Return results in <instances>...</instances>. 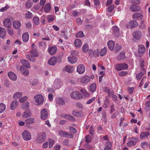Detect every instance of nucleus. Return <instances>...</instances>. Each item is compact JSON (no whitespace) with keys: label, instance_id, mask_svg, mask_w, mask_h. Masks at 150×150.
<instances>
[{"label":"nucleus","instance_id":"1","mask_svg":"<svg viewBox=\"0 0 150 150\" xmlns=\"http://www.w3.org/2000/svg\"><path fill=\"white\" fill-rule=\"evenodd\" d=\"M30 54V55L28 54L26 55V58L29 61L33 62L35 60V57L38 56L36 50H32L31 51Z\"/></svg>","mask_w":150,"mask_h":150},{"label":"nucleus","instance_id":"2","mask_svg":"<svg viewBox=\"0 0 150 150\" xmlns=\"http://www.w3.org/2000/svg\"><path fill=\"white\" fill-rule=\"evenodd\" d=\"M23 139L25 141L30 140L31 139V134L28 130H25L22 134Z\"/></svg>","mask_w":150,"mask_h":150},{"label":"nucleus","instance_id":"3","mask_svg":"<svg viewBox=\"0 0 150 150\" xmlns=\"http://www.w3.org/2000/svg\"><path fill=\"white\" fill-rule=\"evenodd\" d=\"M115 68L117 71H120L127 69L128 68V66L126 64H118L116 65Z\"/></svg>","mask_w":150,"mask_h":150},{"label":"nucleus","instance_id":"4","mask_svg":"<svg viewBox=\"0 0 150 150\" xmlns=\"http://www.w3.org/2000/svg\"><path fill=\"white\" fill-rule=\"evenodd\" d=\"M35 103L37 105L42 104L44 101V98L40 94L38 95L35 96L34 97Z\"/></svg>","mask_w":150,"mask_h":150},{"label":"nucleus","instance_id":"5","mask_svg":"<svg viewBox=\"0 0 150 150\" xmlns=\"http://www.w3.org/2000/svg\"><path fill=\"white\" fill-rule=\"evenodd\" d=\"M71 98L75 99L80 100L82 98V95L77 91L72 92L71 94Z\"/></svg>","mask_w":150,"mask_h":150},{"label":"nucleus","instance_id":"6","mask_svg":"<svg viewBox=\"0 0 150 150\" xmlns=\"http://www.w3.org/2000/svg\"><path fill=\"white\" fill-rule=\"evenodd\" d=\"M58 135L60 137H69L70 138H72L73 137V135L71 134L64 132L62 130H60L58 132Z\"/></svg>","mask_w":150,"mask_h":150},{"label":"nucleus","instance_id":"7","mask_svg":"<svg viewBox=\"0 0 150 150\" xmlns=\"http://www.w3.org/2000/svg\"><path fill=\"white\" fill-rule=\"evenodd\" d=\"M46 139V135L44 133H40L38 135L37 141L39 143H42Z\"/></svg>","mask_w":150,"mask_h":150},{"label":"nucleus","instance_id":"8","mask_svg":"<svg viewBox=\"0 0 150 150\" xmlns=\"http://www.w3.org/2000/svg\"><path fill=\"white\" fill-rule=\"evenodd\" d=\"M85 70L84 66L82 64L79 65L77 67L76 71L79 74H82Z\"/></svg>","mask_w":150,"mask_h":150},{"label":"nucleus","instance_id":"9","mask_svg":"<svg viewBox=\"0 0 150 150\" xmlns=\"http://www.w3.org/2000/svg\"><path fill=\"white\" fill-rule=\"evenodd\" d=\"M48 117V112L47 110L45 108L42 109L40 112V118L42 120H45Z\"/></svg>","mask_w":150,"mask_h":150},{"label":"nucleus","instance_id":"10","mask_svg":"<svg viewBox=\"0 0 150 150\" xmlns=\"http://www.w3.org/2000/svg\"><path fill=\"white\" fill-rule=\"evenodd\" d=\"M90 81V77L87 75L83 76L81 78L80 82L83 84H87Z\"/></svg>","mask_w":150,"mask_h":150},{"label":"nucleus","instance_id":"11","mask_svg":"<svg viewBox=\"0 0 150 150\" xmlns=\"http://www.w3.org/2000/svg\"><path fill=\"white\" fill-rule=\"evenodd\" d=\"M4 26L7 28H10L12 25V23L9 18H5L3 21Z\"/></svg>","mask_w":150,"mask_h":150},{"label":"nucleus","instance_id":"12","mask_svg":"<svg viewBox=\"0 0 150 150\" xmlns=\"http://www.w3.org/2000/svg\"><path fill=\"white\" fill-rule=\"evenodd\" d=\"M142 35V33L140 31H137L134 32L133 36L134 38L137 40H139L140 38Z\"/></svg>","mask_w":150,"mask_h":150},{"label":"nucleus","instance_id":"13","mask_svg":"<svg viewBox=\"0 0 150 150\" xmlns=\"http://www.w3.org/2000/svg\"><path fill=\"white\" fill-rule=\"evenodd\" d=\"M132 17L133 19L138 20H141L142 18L143 15L140 13H134L133 14Z\"/></svg>","mask_w":150,"mask_h":150},{"label":"nucleus","instance_id":"14","mask_svg":"<svg viewBox=\"0 0 150 150\" xmlns=\"http://www.w3.org/2000/svg\"><path fill=\"white\" fill-rule=\"evenodd\" d=\"M111 30L113 31V35L116 37H117L119 36V30L117 26H113Z\"/></svg>","mask_w":150,"mask_h":150},{"label":"nucleus","instance_id":"15","mask_svg":"<svg viewBox=\"0 0 150 150\" xmlns=\"http://www.w3.org/2000/svg\"><path fill=\"white\" fill-rule=\"evenodd\" d=\"M146 70L145 69L142 68L141 69V72L137 74L136 78L137 80H139L146 73Z\"/></svg>","mask_w":150,"mask_h":150},{"label":"nucleus","instance_id":"16","mask_svg":"<svg viewBox=\"0 0 150 150\" xmlns=\"http://www.w3.org/2000/svg\"><path fill=\"white\" fill-rule=\"evenodd\" d=\"M57 50V48L55 46L49 47L48 49V52L51 55L55 54Z\"/></svg>","mask_w":150,"mask_h":150},{"label":"nucleus","instance_id":"17","mask_svg":"<svg viewBox=\"0 0 150 150\" xmlns=\"http://www.w3.org/2000/svg\"><path fill=\"white\" fill-rule=\"evenodd\" d=\"M138 139L135 138H133L127 143V146H131L134 145L136 142L138 141Z\"/></svg>","mask_w":150,"mask_h":150},{"label":"nucleus","instance_id":"18","mask_svg":"<svg viewBox=\"0 0 150 150\" xmlns=\"http://www.w3.org/2000/svg\"><path fill=\"white\" fill-rule=\"evenodd\" d=\"M57 61V58L55 57H53L48 60L47 63L50 65H54L56 63Z\"/></svg>","mask_w":150,"mask_h":150},{"label":"nucleus","instance_id":"19","mask_svg":"<svg viewBox=\"0 0 150 150\" xmlns=\"http://www.w3.org/2000/svg\"><path fill=\"white\" fill-rule=\"evenodd\" d=\"M20 69L21 73L24 76H27L29 74V70L27 68L21 66Z\"/></svg>","mask_w":150,"mask_h":150},{"label":"nucleus","instance_id":"20","mask_svg":"<svg viewBox=\"0 0 150 150\" xmlns=\"http://www.w3.org/2000/svg\"><path fill=\"white\" fill-rule=\"evenodd\" d=\"M10 78L12 80L16 81L17 79L16 75L12 71H10L8 73Z\"/></svg>","mask_w":150,"mask_h":150},{"label":"nucleus","instance_id":"21","mask_svg":"<svg viewBox=\"0 0 150 150\" xmlns=\"http://www.w3.org/2000/svg\"><path fill=\"white\" fill-rule=\"evenodd\" d=\"M130 9L132 12H137L141 10V8L138 6L132 5L131 6Z\"/></svg>","mask_w":150,"mask_h":150},{"label":"nucleus","instance_id":"22","mask_svg":"<svg viewBox=\"0 0 150 150\" xmlns=\"http://www.w3.org/2000/svg\"><path fill=\"white\" fill-rule=\"evenodd\" d=\"M21 62L23 64L22 66L24 67H25L27 68H30V65L29 62L25 59H22Z\"/></svg>","mask_w":150,"mask_h":150},{"label":"nucleus","instance_id":"23","mask_svg":"<svg viewBox=\"0 0 150 150\" xmlns=\"http://www.w3.org/2000/svg\"><path fill=\"white\" fill-rule=\"evenodd\" d=\"M108 47L111 51L113 50L115 47V43L112 40L109 41L107 43Z\"/></svg>","mask_w":150,"mask_h":150},{"label":"nucleus","instance_id":"24","mask_svg":"<svg viewBox=\"0 0 150 150\" xmlns=\"http://www.w3.org/2000/svg\"><path fill=\"white\" fill-rule=\"evenodd\" d=\"M23 96L22 93L19 92H17L15 93L13 96V98L14 99H20Z\"/></svg>","mask_w":150,"mask_h":150},{"label":"nucleus","instance_id":"25","mask_svg":"<svg viewBox=\"0 0 150 150\" xmlns=\"http://www.w3.org/2000/svg\"><path fill=\"white\" fill-rule=\"evenodd\" d=\"M6 35V30L5 28L0 27V38H4Z\"/></svg>","mask_w":150,"mask_h":150},{"label":"nucleus","instance_id":"26","mask_svg":"<svg viewBox=\"0 0 150 150\" xmlns=\"http://www.w3.org/2000/svg\"><path fill=\"white\" fill-rule=\"evenodd\" d=\"M67 59L68 61L72 64L75 63L77 61V59L75 56H69Z\"/></svg>","mask_w":150,"mask_h":150},{"label":"nucleus","instance_id":"27","mask_svg":"<svg viewBox=\"0 0 150 150\" xmlns=\"http://www.w3.org/2000/svg\"><path fill=\"white\" fill-rule=\"evenodd\" d=\"M22 39L24 42H27L29 39V35L28 33L25 32L23 33L22 35Z\"/></svg>","mask_w":150,"mask_h":150},{"label":"nucleus","instance_id":"28","mask_svg":"<svg viewBox=\"0 0 150 150\" xmlns=\"http://www.w3.org/2000/svg\"><path fill=\"white\" fill-rule=\"evenodd\" d=\"M138 47V52L139 53L143 54L145 52V48L144 45H139Z\"/></svg>","mask_w":150,"mask_h":150},{"label":"nucleus","instance_id":"29","mask_svg":"<svg viewBox=\"0 0 150 150\" xmlns=\"http://www.w3.org/2000/svg\"><path fill=\"white\" fill-rule=\"evenodd\" d=\"M13 24L14 28L16 29H18L21 25V22L18 21H14Z\"/></svg>","mask_w":150,"mask_h":150},{"label":"nucleus","instance_id":"30","mask_svg":"<svg viewBox=\"0 0 150 150\" xmlns=\"http://www.w3.org/2000/svg\"><path fill=\"white\" fill-rule=\"evenodd\" d=\"M65 70L67 72L71 73L74 71V68L72 66H67L65 67Z\"/></svg>","mask_w":150,"mask_h":150},{"label":"nucleus","instance_id":"31","mask_svg":"<svg viewBox=\"0 0 150 150\" xmlns=\"http://www.w3.org/2000/svg\"><path fill=\"white\" fill-rule=\"evenodd\" d=\"M31 114V111L30 110H27L24 112L22 115V117L26 118L29 117Z\"/></svg>","mask_w":150,"mask_h":150},{"label":"nucleus","instance_id":"32","mask_svg":"<svg viewBox=\"0 0 150 150\" xmlns=\"http://www.w3.org/2000/svg\"><path fill=\"white\" fill-rule=\"evenodd\" d=\"M18 103V101L16 100H13L11 103L10 105V108L12 110H15L16 107Z\"/></svg>","mask_w":150,"mask_h":150},{"label":"nucleus","instance_id":"33","mask_svg":"<svg viewBox=\"0 0 150 150\" xmlns=\"http://www.w3.org/2000/svg\"><path fill=\"white\" fill-rule=\"evenodd\" d=\"M56 103L59 105H63L65 104L64 100L61 98H58L56 100Z\"/></svg>","mask_w":150,"mask_h":150},{"label":"nucleus","instance_id":"34","mask_svg":"<svg viewBox=\"0 0 150 150\" xmlns=\"http://www.w3.org/2000/svg\"><path fill=\"white\" fill-rule=\"evenodd\" d=\"M138 25L137 22L135 20L131 21L129 23V26L131 28L134 27Z\"/></svg>","mask_w":150,"mask_h":150},{"label":"nucleus","instance_id":"35","mask_svg":"<svg viewBox=\"0 0 150 150\" xmlns=\"http://www.w3.org/2000/svg\"><path fill=\"white\" fill-rule=\"evenodd\" d=\"M150 135V132H143L140 133V138L142 139L147 137Z\"/></svg>","mask_w":150,"mask_h":150},{"label":"nucleus","instance_id":"36","mask_svg":"<svg viewBox=\"0 0 150 150\" xmlns=\"http://www.w3.org/2000/svg\"><path fill=\"white\" fill-rule=\"evenodd\" d=\"M25 122L26 125L34 123L35 122V119L33 118L28 119L25 120Z\"/></svg>","mask_w":150,"mask_h":150},{"label":"nucleus","instance_id":"37","mask_svg":"<svg viewBox=\"0 0 150 150\" xmlns=\"http://www.w3.org/2000/svg\"><path fill=\"white\" fill-rule=\"evenodd\" d=\"M125 52H122L120 53L119 55L117 56L116 58L118 60L123 59L125 58Z\"/></svg>","mask_w":150,"mask_h":150},{"label":"nucleus","instance_id":"38","mask_svg":"<svg viewBox=\"0 0 150 150\" xmlns=\"http://www.w3.org/2000/svg\"><path fill=\"white\" fill-rule=\"evenodd\" d=\"M74 43L75 46L78 47H79L82 45V42L79 39H76L74 41Z\"/></svg>","mask_w":150,"mask_h":150},{"label":"nucleus","instance_id":"39","mask_svg":"<svg viewBox=\"0 0 150 150\" xmlns=\"http://www.w3.org/2000/svg\"><path fill=\"white\" fill-rule=\"evenodd\" d=\"M51 9L50 5L49 4H47L45 6L44 10L46 13H47L50 11Z\"/></svg>","mask_w":150,"mask_h":150},{"label":"nucleus","instance_id":"40","mask_svg":"<svg viewBox=\"0 0 150 150\" xmlns=\"http://www.w3.org/2000/svg\"><path fill=\"white\" fill-rule=\"evenodd\" d=\"M96 85L95 83H93L90 86V91L91 92H95L96 89Z\"/></svg>","mask_w":150,"mask_h":150},{"label":"nucleus","instance_id":"41","mask_svg":"<svg viewBox=\"0 0 150 150\" xmlns=\"http://www.w3.org/2000/svg\"><path fill=\"white\" fill-rule=\"evenodd\" d=\"M80 92L85 97H88L89 96V94L87 91L84 88H82L80 90Z\"/></svg>","mask_w":150,"mask_h":150},{"label":"nucleus","instance_id":"42","mask_svg":"<svg viewBox=\"0 0 150 150\" xmlns=\"http://www.w3.org/2000/svg\"><path fill=\"white\" fill-rule=\"evenodd\" d=\"M48 21L51 22L54 20V16L53 15H49L47 17Z\"/></svg>","mask_w":150,"mask_h":150},{"label":"nucleus","instance_id":"43","mask_svg":"<svg viewBox=\"0 0 150 150\" xmlns=\"http://www.w3.org/2000/svg\"><path fill=\"white\" fill-rule=\"evenodd\" d=\"M89 49L88 45L87 44H86L84 45L82 47V50L84 52H87Z\"/></svg>","mask_w":150,"mask_h":150},{"label":"nucleus","instance_id":"44","mask_svg":"<svg viewBox=\"0 0 150 150\" xmlns=\"http://www.w3.org/2000/svg\"><path fill=\"white\" fill-rule=\"evenodd\" d=\"M32 5V2L30 0H28L25 3L26 7V8L28 9L31 8Z\"/></svg>","mask_w":150,"mask_h":150},{"label":"nucleus","instance_id":"45","mask_svg":"<svg viewBox=\"0 0 150 150\" xmlns=\"http://www.w3.org/2000/svg\"><path fill=\"white\" fill-rule=\"evenodd\" d=\"M6 109V106L3 103H0V113L3 112Z\"/></svg>","mask_w":150,"mask_h":150},{"label":"nucleus","instance_id":"46","mask_svg":"<svg viewBox=\"0 0 150 150\" xmlns=\"http://www.w3.org/2000/svg\"><path fill=\"white\" fill-rule=\"evenodd\" d=\"M29 103L28 102H26L25 103L22 104L21 107L24 109H28L29 107Z\"/></svg>","mask_w":150,"mask_h":150},{"label":"nucleus","instance_id":"47","mask_svg":"<svg viewBox=\"0 0 150 150\" xmlns=\"http://www.w3.org/2000/svg\"><path fill=\"white\" fill-rule=\"evenodd\" d=\"M107 49L106 47L102 49L100 52V55L101 56H104L107 52Z\"/></svg>","mask_w":150,"mask_h":150},{"label":"nucleus","instance_id":"48","mask_svg":"<svg viewBox=\"0 0 150 150\" xmlns=\"http://www.w3.org/2000/svg\"><path fill=\"white\" fill-rule=\"evenodd\" d=\"M33 21L35 25H38L39 22V19L38 17L35 16L33 18Z\"/></svg>","mask_w":150,"mask_h":150},{"label":"nucleus","instance_id":"49","mask_svg":"<svg viewBox=\"0 0 150 150\" xmlns=\"http://www.w3.org/2000/svg\"><path fill=\"white\" fill-rule=\"evenodd\" d=\"M38 80L37 79H34L30 81V84L32 86H35L38 83Z\"/></svg>","mask_w":150,"mask_h":150},{"label":"nucleus","instance_id":"50","mask_svg":"<svg viewBox=\"0 0 150 150\" xmlns=\"http://www.w3.org/2000/svg\"><path fill=\"white\" fill-rule=\"evenodd\" d=\"M145 109L146 110H150V100L146 102L145 103Z\"/></svg>","mask_w":150,"mask_h":150},{"label":"nucleus","instance_id":"51","mask_svg":"<svg viewBox=\"0 0 150 150\" xmlns=\"http://www.w3.org/2000/svg\"><path fill=\"white\" fill-rule=\"evenodd\" d=\"M109 105V101L108 99H106L104 100V104L103 107L105 108H108Z\"/></svg>","mask_w":150,"mask_h":150},{"label":"nucleus","instance_id":"52","mask_svg":"<svg viewBox=\"0 0 150 150\" xmlns=\"http://www.w3.org/2000/svg\"><path fill=\"white\" fill-rule=\"evenodd\" d=\"M54 141L51 139H49V143L48 144H49V148H52L54 144Z\"/></svg>","mask_w":150,"mask_h":150},{"label":"nucleus","instance_id":"53","mask_svg":"<svg viewBox=\"0 0 150 150\" xmlns=\"http://www.w3.org/2000/svg\"><path fill=\"white\" fill-rule=\"evenodd\" d=\"M32 16V14L30 11H27L25 14V17L26 18H30Z\"/></svg>","mask_w":150,"mask_h":150},{"label":"nucleus","instance_id":"54","mask_svg":"<svg viewBox=\"0 0 150 150\" xmlns=\"http://www.w3.org/2000/svg\"><path fill=\"white\" fill-rule=\"evenodd\" d=\"M114 6H113L111 5L109 6L107 8L108 13H107V15H109L108 13L111 12L114 8Z\"/></svg>","mask_w":150,"mask_h":150},{"label":"nucleus","instance_id":"55","mask_svg":"<svg viewBox=\"0 0 150 150\" xmlns=\"http://www.w3.org/2000/svg\"><path fill=\"white\" fill-rule=\"evenodd\" d=\"M84 36V34L82 31L78 32L76 35V37L77 38L82 37Z\"/></svg>","mask_w":150,"mask_h":150},{"label":"nucleus","instance_id":"56","mask_svg":"<svg viewBox=\"0 0 150 150\" xmlns=\"http://www.w3.org/2000/svg\"><path fill=\"white\" fill-rule=\"evenodd\" d=\"M28 99V98L26 96H24L21 97L19 99V100L20 103H23L26 101Z\"/></svg>","mask_w":150,"mask_h":150},{"label":"nucleus","instance_id":"57","mask_svg":"<svg viewBox=\"0 0 150 150\" xmlns=\"http://www.w3.org/2000/svg\"><path fill=\"white\" fill-rule=\"evenodd\" d=\"M39 8V6L38 5H36L34 6L31 9V10L34 12H35L36 11L38 10Z\"/></svg>","mask_w":150,"mask_h":150},{"label":"nucleus","instance_id":"58","mask_svg":"<svg viewBox=\"0 0 150 150\" xmlns=\"http://www.w3.org/2000/svg\"><path fill=\"white\" fill-rule=\"evenodd\" d=\"M72 114L74 116H80L81 115V112L78 111H73Z\"/></svg>","mask_w":150,"mask_h":150},{"label":"nucleus","instance_id":"59","mask_svg":"<svg viewBox=\"0 0 150 150\" xmlns=\"http://www.w3.org/2000/svg\"><path fill=\"white\" fill-rule=\"evenodd\" d=\"M69 129L71 133H76L77 132V130L74 127H69Z\"/></svg>","mask_w":150,"mask_h":150},{"label":"nucleus","instance_id":"60","mask_svg":"<svg viewBox=\"0 0 150 150\" xmlns=\"http://www.w3.org/2000/svg\"><path fill=\"white\" fill-rule=\"evenodd\" d=\"M95 99V98L94 97L92 98L89 99L86 102L87 104H91L93 101Z\"/></svg>","mask_w":150,"mask_h":150},{"label":"nucleus","instance_id":"61","mask_svg":"<svg viewBox=\"0 0 150 150\" xmlns=\"http://www.w3.org/2000/svg\"><path fill=\"white\" fill-rule=\"evenodd\" d=\"M93 54L95 57H97L99 56V51L98 49H97L94 51Z\"/></svg>","mask_w":150,"mask_h":150},{"label":"nucleus","instance_id":"62","mask_svg":"<svg viewBox=\"0 0 150 150\" xmlns=\"http://www.w3.org/2000/svg\"><path fill=\"white\" fill-rule=\"evenodd\" d=\"M57 83L56 80H55L54 83V86L56 88H59L61 87V85L59 83Z\"/></svg>","mask_w":150,"mask_h":150},{"label":"nucleus","instance_id":"63","mask_svg":"<svg viewBox=\"0 0 150 150\" xmlns=\"http://www.w3.org/2000/svg\"><path fill=\"white\" fill-rule=\"evenodd\" d=\"M9 6L8 5L6 6L5 7H2L0 9V11L1 12H3L9 8Z\"/></svg>","mask_w":150,"mask_h":150},{"label":"nucleus","instance_id":"64","mask_svg":"<svg viewBox=\"0 0 150 150\" xmlns=\"http://www.w3.org/2000/svg\"><path fill=\"white\" fill-rule=\"evenodd\" d=\"M91 140V137L89 135H87L86 137V143H89Z\"/></svg>","mask_w":150,"mask_h":150}]
</instances>
